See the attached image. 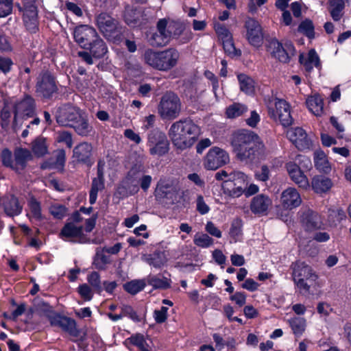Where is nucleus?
<instances>
[{"mask_svg": "<svg viewBox=\"0 0 351 351\" xmlns=\"http://www.w3.org/2000/svg\"><path fill=\"white\" fill-rule=\"evenodd\" d=\"M288 322L295 335H300L305 330L306 320L304 318L295 317L289 319Z\"/></svg>", "mask_w": 351, "mask_h": 351, "instance_id": "79ce46f5", "label": "nucleus"}, {"mask_svg": "<svg viewBox=\"0 0 351 351\" xmlns=\"http://www.w3.org/2000/svg\"><path fill=\"white\" fill-rule=\"evenodd\" d=\"M148 143L151 147L154 144L158 143V141H161L167 138L165 134L158 130H153L148 134Z\"/></svg>", "mask_w": 351, "mask_h": 351, "instance_id": "864d4df0", "label": "nucleus"}, {"mask_svg": "<svg viewBox=\"0 0 351 351\" xmlns=\"http://www.w3.org/2000/svg\"><path fill=\"white\" fill-rule=\"evenodd\" d=\"M143 16L142 9L133 5H126L123 12V19L130 26H136Z\"/></svg>", "mask_w": 351, "mask_h": 351, "instance_id": "bb28decb", "label": "nucleus"}, {"mask_svg": "<svg viewBox=\"0 0 351 351\" xmlns=\"http://www.w3.org/2000/svg\"><path fill=\"white\" fill-rule=\"evenodd\" d=\"M178 190L174 186L162 185L156 190V196L158 198L171 199L172 201L177 199Z\"/></svg>", "mask_w": 351, "mask_h": 351, "instance_id": "f704fd0d", "label": "nucleus"}, {"mask_svg": "<svg viewBox=\"0 0 351 351\" xmlns=\"http://www.w3.org/2000/svg\"><path fill=\"white\" fill-rule=\"evenodd\" d=\"M84 49L88 50L93 58L97 59L103 58L108 52L106 43L99 34L90 42V46H88Z\"/></svg>", "mask_w": 351, "mask_h": 351, "instance_id": "cd10ccee", "label": "nucleus"}, {"mask_svg": "<svg viewBox=\"0 0 351 351\" xmlns=\"http://www.w3.org/2000/svg\"><path fill=\"white\" fill-rule=\"evenodd\" d=\"M83 226H77L73 222H66L59 233V237L64 241L86 243L89 239L83 232Z\"/></svg>", "mask_w": 351, "mask_h": 351, "instance_id": "ddd939ff", "label": "nucleus"}, {"mask_svg": "<svg viewBox=\"0 0 351 351\" xmlns=\"http://www.w3.org/2000/svg\"><path fill=\"white\" fill-rule=\"evenodd\" d=\"M29 206L33 217L36 219L42 218L40 204L34 197L29 202Z\"/></svg>", "mask_w": 351, "mask_h": 351, "instance_id": "4d7b16f0", "label": "nucleus"}, {"mask_svg": "<svg viewBox=\"0 0 351 351\" xmlns=\"http://www.w3.org/2000/svg\"><path fill=\"white\" fill-rule=\"evenodd\" d=\"M311 184L313 189L317 193H322L328 191L332 185L330 179L322 176L314 177Z\"/></svg>", "mask_w": 351, "mask_h": 351, "instance_id": "2f4dec72", "label": "nucleus"}, {"mask_svg": "<svg viewBox=\"0 0 351 351\" xmlns=\"http://www.w3.org/2000/svg\"><path fill=\"white\" fill-rule=\"evenodd\" d=\"M287 135L293 144L300 151L308 149L312 145L311 140L302 128L298 127L289 130Z\"/></svg>", "mask_w": 351, "mask_h": 351, "instance_id": "6ab92c4d", "label": "nucleus"}, {"mask_svg": "<svg viewBox=\"0 0 351 351\" xmlns=\"http://www.w3.org/2000/svg\"><path fill=\"white\" fill-rule=\"evenodd\" d=\"M300 222L306 231L321 229L324 226L321 216L310 208H302L298 213Z\"/></svg>", "mask_w": 351, "mask_h": 351, "instance_id": "2eb2a0df", "label": "nucleus"}, {"mask_svg": "<svg viewBox=\"0 0 351 351\" xmlns=\"http://www.w3.org/2000/svg\"><path fill=\"white\" fill-rule=\"evenodd\" d=\"M71 128L75 130L78 135L82 136H88L93 130V127L88 123V120L82 116Z\"/></svg>", "mask_w": 351, "mask_h": 351, "instance_id": "e433bc0d", "label": "nucleus"}, {"mask_svg": "<svg viewBox=\"0 0 351 351\" xmlns=\"http://www.w3.org/2000/svg\"><path fill=\"white\" fill-rule=\"evenodd\" d=\"M180 58V53L174 48L155 51L152 49L145 50L143 58L146 64L152 68L167 71L176 66Z\"/></svg>", "mask_w": 351, "mask_h": 351, "instance_id": "7ed1b4c3", "label": "nucleus"}, {"mask_svg": "<svg viewBox=\"0 0 351 351\" xmlns=\"http://www.w3.org/2000/svg\"><path fill=\"white\" fill-rule=\"evenodd\" d=\"M228 162V154L219 147H214L206 154L204 165L207 169L216 170Z\"/></svg>", "mask_w": 351, "mask_h": 351, "instance_id": "dca6fc26", "label": "nucleus"}, {"mask_svg": "<svg viewBox=\"0 0 351 351\" xmlns=\"http://www.w3.org/2000/svg\"><path fill=\"white\" fill-rule=\"evenodd\" d=\"M127 341L130 344L135 346L141 351H149L146 340L145 339L144 336L141 334L138 333L134 335H132L127 339Z\"/></svg>", "mask_w": 351, "mask_h": 351, "instance_id": "a18cd8bd", "label": "nucleus"}, {"mask_svg": "<svg viewBox=\"0 0 351 351\" xmlns=\"http://www.w3.org/2000/svg\"><path fill=\"white\" fill-rule=\"evenodd\" d=\"M298 32L306 37L312 39L315 37L314 25L312 21L306 19L301 22L298 27Z\"/></svg>", "mask_w": 351, "mask_h": 351, "instance_id": "49530a36", "label": "nucleus"}, {"mask_svg": "<svg viewBox=\"0 0 351 351\" xmlns=\"http://www.w3.org/2000/svg\"><path fill=\"white\" fill-rule=\"evenodd\" d=\"M12 12V0H0V17H5Z\"/></svg>", "mask_w": 351, "mask_h": 351, "instance_id": "052dcab7", "label": "nucleus"}, {"mask_svg": "<svg viewBox=\"0 0 351 351\" xmlns=\"http://www.w3.org/2000/svg\"><path fill=\"white\" fill-rule=\"evenodd\" d=\"M308 110L316 117L324 114V100L318 94L309 96L306 101Z\"/></svg>", "mask_w": 351, "mask_h": 351, "instance_id": "c756f323", "label": "nucleus"}, {"mask_svg": "<svg viewBox=\"0 0 351 351\" xmlns=\"http://www.w3.org/2000/svg\"><path fill=\"white\" fill-rule=\"evenodd\" d=\"M73 162L82 164L90 167L93 163V146L88 142H82L77 145L73 149Z\"/></svg>", "mask_w": 351, "mask_h": 351, "instance_id": "f3484780", "label": "nucleus"}, {"mask_svg": "<svg viewBox=\"0 0 351 351\" xmlns=\"http://www.w3.org/2000/svg\"><path fill=\"white\" fill-rule=\"evenodd\" d=\"M95 24L100 33L108 40L119 43L122 40V27L118 20L106 12L95 16Z\"/></svg>", "mask_w": 351, "mask_h": 351, "instance_id": "20e7f679", "label": "nucleus"}, {"mask_svg": "<svg viewBox=\"0 0 351 351\" xmlns=\"http://www.w3.org/2000/svg\"><path fill=\"white\" fill-rule=\"evenodd\" d=\"M328 10L335 21H339L343 16L345 3L343 0H328Z\"/></svg>", "mask_w": 351, "mask_h": 351, "instance_id": "7c9ffc66", "label": "nucleus"}, {"mask_svg": "<svg viewBox=\"0 0 351 351\" xmlns=\"http://www.w3.org/2000/svg\"><path fill=\"white\" fill-rule=\"evenodd\" d=\"M247 110V106L240 103H234L226 108V114L228 118L234 119L242 116Z\"/></svg>", "mask_w": 351, "mask_h": 351, "instance_id": "58836bf2", "label": "nucleus"}, {"mask_svg": "<svg viewBox=\"0 0 351 351\" xmlns=\"http://www.w3.org/2000/svg\"><path fill=\"white\" fill-rule=\"evenodd\" d=\"M3 206L5 214L12 217L20 215L23 210V205L13 194H7L3 197Z\"/></svg>", "mask_w": 351, "mask_h": 351, "instance_id": "393cba45", "label": "nucleus"}, {"mask_svg": "<svg viewBox=\"0 0 351 351\" xmlns=\"http://www.w3.org/2000/svg\"><path fill=\"white\" fill-rule=\"evenodd\" d=\"M2 163L7 167H10L13 169L14 163L12 160V152L8 149H4L1 152Z\"/></svg>", "mask_w": 351, "mask_h": 351, "instance_id": "0e129e2a", "label": "nucleus"}, {"mask_svg": "<svg viewBox=\"0 0 351 351\" xmlns=\"http://www.w3.org/2000/svg\"><path fill=\"white\" fill-rule=\"evenodd\" d=\"M35 111V100L34 99L27 95L25 98L19 102L14 106V117L12 123V130L14 132H17L20 130V127L18 126V121H21L19 118V115H21L24 117H32L34 114Z\"/></svg>", "mask_w": 351, "mask_h": 351, "instance_id": "9b49d317", "label": "nucleus"}, {"mask_svg": "<svg viewBox=\"0 0 351 351\" xmlns=\"http://www.w3.org/2000/svg\"><path fill=\"white\" fill-rule=\"evenodd\" d=\"M244 27L246 30L245 38L248 43L255 47H261L263 43L264 35L259 22L254 18L247 17Z\"/></svg>", "mask_w": 351, "mask_h": 351, "instance_id": "9d476101", "label": "nucleus"}, {"mask_svg": "<svg viewBox=\"0 0 351 351\" xmlns=\"http://www.w3.org/2000/svg\"><path fill=\"white\" fill-rule=\"evenodd\" d=\"M78 293H80L81 297L86 301H89L93 298V293L91 289L86 284L80 285L78 287Z\"/></svg>", "mask_w": 351, "mask_h": 351, "instance_id": "69168bd1", "label": "nucleus"}, {"mask_svg": "<svg viewBox=\"0 0 351 351\" xmlns=\"http://www.w3.org/2000/svg\"><path fill=\"white\" fill-rule=\"evenodd\" d=\"M169 150V142L166 138L161 141H158V143L151 146L149 149V153L152 155H158L159 156H163Z\"/></svg>", "mask_w": 351, "mask_h": 351, "instance_id": "c03bdc74", "label": "nucleus"}, {"mask_svg": "<svg viewBox=\"0 0 351 351\" xmlns=\"http://www.w3.org/2000/svg\"><path fill=\"white\" fill-rule=\"evenodd\" d=\"M237 77L241 91L248 95L254 92V82L250 77L241 73L238 75Z\"/></svg>", "mask_w": 351, "mask_h": 351, "instance_id": "ea45409f", "label": "nucleus"}, {"mask_svg": "<svg viewBox=\"0 0 351 351\" xmlns=\"http://www.w3.org/2000/svg\"><path fill=\"white\" fill-rule=\"evenodd\" d=\"M147 262L148 264L156 268H160L165 263L163 254L160 252H156L154 254L149 255L147 258Z\"/></svg>", "mask_w": 351, "mask_h": 351, "instance_id": "09e8293b", "label": "nucleus"}, {"mask_svg": "<svg viewBox=\"0 0 351 351\" xmlns=\"http://www.w3.org/2000/svg\"><path fill=\"white\" fill-rule=\"evenodd\" d=\"M271 199L267 195L259 194L254 197L250 203V210L255 215H267L271 206Z\"/></svg>", "mask_w": 351, "mask_h": 351, "instance_id": "5701e85b", "label": "nucleus"}, {"mask_svg": "<svg viewBox=\"0 0 351 351\" xmlns=\"http://www.w3.org/2000/svg\"><path fill=\"white\" fill-rule=\"evenodd\" d=\"M170 41L168 40V36L158 32L153 33L149 38V43L152 47H160L167 45Z\"/></svg>", "mask_w": 351, "mask_h": 351, "instance_id": "37998d69", "label": "nucleus"}, {"mask_svg": "<svg viewBox=\"0 0 351 351\" xmlns=\"http://www.w3.org/2000/svg\"><path fill=\"white\" fill-rule=\"evenodd\" d=\"M314 163L315 167L319 171L328 173L330 170V167L326 155L321 149L316 150L314 152Z\"/></svg>", "mask_w": 351, "mask_h": 351, "instance_id": "72a5a7b5", "label": "nucleus"}, {"mask_svg": "<svg viewBox=\"0 0 351 351\" xmlns=\"http://www.w3.org/2000/svg\"><path fill=\"white\" fill-rule=\"evenodd\" d=\"M199 133V128L192 120L184 119L174 122L169 130L168 135L173 145L183 150L195 143Z\"/></svg>", "mask_w": 351, "mask_h": 351, "instance_id": "f03ea898", "label": "nucleus"}, {"mask_svg": "<svg viewBox=\"0 0 351 351\" xmlns=\"http://www.w3.org/2000/svg\"><path fill=\"white\" fill-rule=\"evenodd\" d=\"M268 49L273 57L280 62L287 63L291 56L295 55V47L291 43H285L282 45L277 39H271L269 41Z\"/></svg>", "mask_w": 351, "mask_h": 351, "instance_id": "4468645a", "label": "nucleus"}, {"mask_svg": "<svg viewBox=\"0 0 351 351\" xmlns=\"http://www.w3.org/2000/svg\"><path fill=\"white\" fill-rule=\"evenodd\" d=\"M56 141L59 143H65L69 148H71L73 146L72 135L69 132H59L58 133Z\"/></svg>", "mask_w": 351, "mask_h": 351, "instance_id": "680f3d73", "label": "nucleus"}, {"mask_svg": "<svg viewBox=\"0 0 351 351\" xmlns=\"http://www.w3.org/2000/svg\"><path fill=\"white\" fill-rule=\"evenodd\" d=\"M110 263L109 257L102 253L97 252L94 260V264L98 269H104L106 264Z\"/></svg>", "mask_w": 351, "mask_h": 351, "instance_id": "e2e57ef3", "label": "nucleus"}, {"mask_svg": "<svg viewBox=\"0 0 351 351\" xmlns=\"http://www.w3.org/2000/svg\"><path fill=\"white\" fill-rule=\"evenodd\" d=\"M291 269L293 270L292 275L293 279H306L311 281H315L317 276L313 271L312 268L304 262L296 261L293 263L291 265Z\"/></svg>", "mask_w": 351, "mask_h": 351, "instance_id": "412c9836", "label": "nucleus"}, {"mask_svg": "<svg viewBox=\"0 0 351 351\" xmlns=\"http://www.w3.org/2000/svg\"><path fill=\"white\" fill-rule=\"evenodd\" d=\"M146 285V281L142 280H133L123 285V289L128 293L135 295L142 291Z\"/></svg>", "mask_w": 351, "mask_h": 351, "instance_id": "a19ab883", "label": "nucleus"}, {"mask_svg": "<svg viewBox=\"0 0 351 351\" xmlns=\"http://www.w3.org/2000/svg\"><path fill=\"white\" fill-rule=\"evenodd\" d=\"M299 62L304 66V69L307 72H311L313 66L319 67L320 66V60L315 49H311L308 51V57L300 54Z\"/></svg>", "mask_w": 351, "mask_h": 351, "instance_id": "c85d7f7f", "label": "nucleus"}, {"mask_svg": "<svg viewBox=\"0 0 351 351\" xmlns=\"http://www.w3.org/2000/svg\"><path fill=\"white\" fill-rule=\"evenodd\" d=\"M223 46L225 52L228 55L232 56L241 55V51L237 50V49L234 47V43H233L232 40L231 39V37L230 38L223 40Z\"/></svg>", "mask_w": 351, "mask_h": 351, "instance_id": "5fc2aeb1", "label": "nucleus"}, {"mask_svg": "<svg viewBox=\"0 0 351 351\" xmlns=\"http://www.w3.org/2000/svg\"><path fill=\"white\" fill-rule=\"evenodd\" d=\"M104 178L96 177L93 179L89 195V202L90 204L95 203L98 192L104 189Z\"/></svg>", "mask_w": 351, "mask_h": 351, "instance_id": "4c0bfd02", "label": "nucleus"}, {"mask_svg": "<svg viewBox=\"0 0 351 351\" xmlns=\"http://www.w3.org/2000/svg\"><path fill=\"white\" fill-rule=\"evenodd\" d=\"M16 7L23 13V20L27 31L36 33L38 29V10L36 0H22V3H16Z\"/></svg>", "mask_w": 351, "mask_h": 351, "instance_id": "6e6552de", "label": "nucleus"}, {"mask_svg": "<svg viewBox=\"0 0 351 351\" xmlns=\"http://www.w3.org/2000/svg\"><path fill=\"white\" fill-rule=\"evenodd\" d=\"M145 281L156 289H167L171 287V280L166 277L160 278L157 276L149 275Z\"/></svg>", "mask_w": 351, "mask_h": 351, "instance_id": "c9c22d12", "label": "nucleus"}, {"mask_svg": "<svg viewBox=\"0 0 351 351\" xmlns=\"http://www.w3.org/2000/svg\"><path fill=\"white\" fill-rule=\"evenodd\" d=\"M157 31L158 33L167 34L168 36V40L170 41L171 38V29L169 28V25H168L167 20L165 19H160L157 23Z\"/></svg>", "mask_w": 351, "mask_h": 351, "instance_id": "13d9d810", "label": "nucleus"}, {"mask_svg": "<svg viewBox=\"0 0 351 351\" xmlns=\"http://www.w3.org/2000/svg\"><path fill=\"white\" fill-rule=\"evenodd\" d=\"M167 311L168 308L162 306L160 310L154 311V318L158 324H162L165 322L167 318Z\"/></svg>", "mask_w": 351, "mask_h": 351, "instance_id": "338daca9", "label": "nucleus"}, {"mask_svg": "<svg viewBox=\"0 0 351 351\" xmlns=\"http://www.w3.org/2000/svg\"><path fill=\"white\" fill-rule=\"evenodd\" d=\"M35 94L42 99H51L59 89L54 74L48 69L42 70L35 80Z\"/></svg>", "mask_w": 351, "mask_h": 351, "instance_id": "39448f33", "label": "nucleus"}, {"mask_svg": "<svg viewBox=\"0 0 351 351\" xmlns=\"http://www.w3.org/2000/svg\"><path fill=\"white\" fill-rule=\"evenodd\" d=\"M231 145L237 158L245 163H251L258 160L264 148L259 136L247 130H241L234 132Z\"/></svg>", "mask_w": 351, "mask_h": 351, "instance_id": "f257e3e1", "label": "nucleus"}, {"mask_svg": "<svg viewBox=\"0 0 351 351\" xmlns=\"http://www.w3.org/2000/svg\"><path fill=\"white\" fill-rule=\"evenodd\" d=\"M32 151L38 156H44L47 152L45 139L43 138H36L32 143Z\"/></svg>", "mask_w": 351, "mask_h": 351, "instance_id": "de8ad7c7", "label": "nucleus"}, {"mask_svg": "<svg viewBox=\"0 0 351 351\" xmlns=\"http://www.w3.org/2000/svg\"><path fill=\"white\" fill-rule=\"evenodd\" d=\"M169 25V28L171 29V31H172L171 36H173V38L178 39V38L181 35H182V34L184 35L182 38L179 41V43H180V44L186 43L191 40V38H192L191 33V32L184 33V26L182 23L173 22V23H170Z\"/></svg>", "mask_w": 351, "mask_h": 351, "instance_id": "473e14b6", "label": "nucleus"}, {"mask_svg": "<svg viewBox=\"0 0 351 351\" xmlns=\"http://www.w3.org/2000/svg\"><path fill=\"white\" fill-rule=\"evenodd\" d=\"M73 38L79 46L85 49L90 46V42L97 36L98 33L96 29L88 25H80L73 30Z\"/></svg>", "mask_w": 351, "mask_h": 351, "instance_id": "a211bd4d", "label": "nucleus"}, {"mask_svg": "<svg viewBox=\"0 0 351 351\" xmlns=\"http://www.w3.org/2000/svg\"><path fill=\"white\" fill-rule=\"evenodd\" d=\"M81 116V111L78 108L68 104L58 108L56 118L59 125L71 128L80 120Z\"/></svg>", "mask_w": 351, "mask_h": 351, "instance_id": "f8f14e48", "label": "nucleus"}, {"mask_svg": "<svg viewBox=\"0 0 351 351\" xmlns=\"http://www.w3.org/2000/svg\"><path fill=\"white\" fill-rule=\"evenodd\" d=\"M248 176L241 171H234L230 176V180H226L222 184V189L225 194L232 197H240L247 186L249 184Z\"/></svg>", "mask_w": 351, "mask_h": 351, "instance_id": "1a4fd4ad", "label": "nucleus"}, {"mask_svg": "<svg viewBox=\"0 0 351 351\" xmlns=\"http://www.w3.org/2000/svg\"><path fill=\"white\" fill-rule=\"evenodd\" d=\"M1 127L3 129H7L9 126V119L11 117L10 110L8 107L5 106L1 112Z\"/></svg>", "mask_w": 351, "mask_h": 351, "instance_id": "774afa93", "label": "nucleus"}, {"mask_svg": "<svg viewBox=\"0 0 351 351\" xmlns=\"http://www.w3.org/2000/svg\"><path fill=\"white\" fill-rule=\"evenodd\" d=\"M121 310L123 313V317L127 316L134 322H141V318L131 306L125 304L122 305L121 306Z\"/></svg>", "mask_w": 351, "mask_h": 351, "instance_id": "bf43d9fd", "label": "nucleus"}, {"mask_svg": "<svg viewBox=\"0 0 351 351\" xmlns=\"http://www.w3.org/2000/svg\"><path fill=\"white\" fill-rule=\"evenodd\" d=\"M143 167L141 165H134L128 171V178L131 182L137 180L143 175Z\"/></svg>", "mask_w": 351, "mask_h": 351, "instance_id": "6e6d98bb", "label": "nucleus"}, {"mask_svg": "<svg viewBox=\"0 0 351 351\" xmlns=\"http://www.w3.org/2000/svg\"><path fill=\"white\" fill-rule=\"evenodd\" d=\"M49 212L54 218L61 219L67 215L68 208L64 205L55 204L51 206Z\"/></svg>", "mask_w": 351, "mask_h": 351, "instance_id": "8fccbe9b", "label": "nucleus"}, {"mask_svg": "<svg viewBox=\"0 0 351 351\" xmlns=\"http://www.w3.org/2000/svg\"><path fill=\"white\" fill-rule=\"evenodd\" d=\"M274 105L275 108L272 106V101H269L267 106L270 118L274 121H279L284 127L290 126L293 122L291 115L290 105L285 100L277 97L274 99Z\"/></svg>", "mask_w": 351, "mask_h": 351, "instance_id": "0eeeda50", "label": "nucleus"}, {"mask_svg": "<svg viewBox=\"0 0 351 351\" xmlns=\"http://www.w3.org/2000/svg\"><path fill=\"white\" fill-rule=\"evenodd\" d=\"M193 241L197 246L201 247H208L213 244V239L206 234L195 235Z\"/></svg>", "mask_w": 351, "mask_h": 351, "instance_id": "3c124183", "label": "nucleus"}, {"mask_svg": "<svg viewBox=\"0 0 351 351\" xmlns=\"http://www.w3.org/2000/svg\"><path fill=\"white\" fill-rule=\"evenodd\" d=\"M14 167L13 169L18 173L24 170L27 162L32 160L33 156L31 152L25 148H17L14 152Z\"/></svg>", "mask_w": 351, "mask_h": 351, "instance_id": "a878e982", "label": "nucleus"}, {"mask_svg": "<svg viewBox=\"0 0 351 351\" xmlns=\"http://www.w3.org/2000/svg\"><path fill=\"white\" fill-rule=\"evenodd\" d=\"M286 168L291 180L302 189H307L309 186L308 180L301 171L299 166L293 162L286 164Z\"/></svg>", "mask_w": 351, "mask_h": 351, "instance_id": "b1692460", "label": "nucleus"}, {"mask_svg": "<svg viewBox=\"0 0 351 351\" xmlns=\"http://www.w3.org/2000/svg\"><path fill=\"white\" fill-rule=\"evenodd\" d=\"M181 111V101L177 94L172 91L165 93L158 108V112L162 119H174Z\"/></svg>", "mask_w": 351, "mask_h": 351, "instance_id": "423d86ee", "label": "nucleus"}, {"mask_svg": "<svg viewBox=\"0 0 351 351\" xmlns=\"http://www.w3.org/2000/svg\"><path fill=\"white\" fill-rule=\"evenodd\" d=\"M280 201L283 208L289 210L299 206L302 202L298 191L291 187L287 189L282 193Z\"/></svg>", "mask_w": 351, "mask_h": 351, "instance_id": "4be33fe9", "label": "nucleus"}, {"mask_svg": "<svg viewBox=\"0 0 351 351\" xmlns=\"http://www.w3.org/2000/svg\"><path fill=\"white\" fill-rule=\"evenodd\" d=\"M50 322L52 326L60 328L73 337H77L80 335L75 320L70 317L56 315L51 318Z\"/></svg>", "mask_w": 351, "mask_h": 351, "instance_id": "aec40b11", "label": "nucleus"}, {"mask_svg": "<svg viewBox=\"0 0 351 351\" xmlns=\"http://www.w3.org/2000/svg\"><path fill=\"white\" fill-rule=\"evenodd\" d=\"M88 282L96 292L100 293L102 291L99 274L97 271H93L88 276Z\"/></svg>", "mask_w": 351, "mask_h": 351, "instance_id": "603ef678", "label": "nucleus"}]
</instances>
